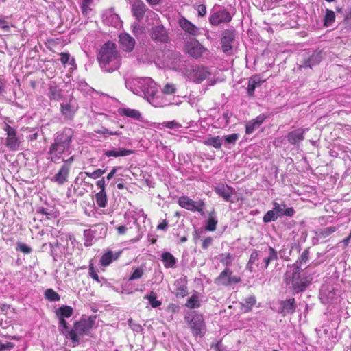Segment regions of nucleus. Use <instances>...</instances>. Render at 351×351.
Returning a JSON list of instances; mask_svg holds the SVG:
<instances>
[{
    "mask_svg": "<svg viewBox=\"0 0 351 351\" xmlns=\"http://www.w3.org/2000/svg\"><path fill=\"white\" fill-rule=\"evenodd\" d=\"M100 66L111 73L119 69L121 58L114 43L109 40L102 45L97 55Z\"/></svg>",
    "mask_w": 351,
    "mask_h": 351,
    "instance_id": "nucleus-1",
    "label": "nucleus"
},
{
    "mask_svg": "<svg viewBox=\"0 0 351 351\" xmlns=\"http://www.w3.org/2000/svg\"><path fill=\"white\" fill-rule=\"evenodd\" d=\"M73 135V130L69 128H65L62 131L57 133L48 152L49 159L52 162L60 163L61 162L63 154L69 152L71 149Z\"/></svg>",
    "mask_w": 351,
    "mask_h": 351,
    "instance_id": "nucleus-2",
    "label": "nucleus"
},
{
    "mask_svg": "<svg viewBox=\"0 0 351 351\" xmlns=\"http://www.w3.org/2000/svg\"><path fill=\"white\" fill-rule=\"evenodd\" d=\"M95 317H88L82 318L79 321L74 322L73 326L67 333H64L66 338L69 339L74 346H77L80 342V337L85 335H89L95 324Z\"/></svg>",
    "mask_w": 351,
    "mask_h": 351,
    "instance_id": "nucleus-3",
    "label": "nucleus"
},
{
    "mask_svg": "<svg viewBox=\"0 0 351 351\" xmlns=\"http://www.w3.org/2000/svg\"><path fill=\"white\" fill-rule=\"evenodd\" d=\"M309 250L306 249L300 255L296 263L292 265H287V268L290 269L289 271H292V286L294 291L297 293L304 291L307 287L308 284L306 279L301 278L300 274V266L303 263H306L308 259Z\"/></svg>",
    "mask_w": 351,
    "mask_h": 351,
    "instance_id": "nucleus-4",
    "label": "nucleus"
},
{
    "mask_svg": "<svg viewBox=\"0 0 351 351\" xmlns=\"http://www.w3.org/2000/svg\"><path fill=\"white\" fill-rule=\"evenodd\" d=\"M191 332L195 337H203L206 333V324L202 314L195 311L188 313L184 316Z\"/></svg>",
    "mask_w": 351,
    "mask_h": 351,
    "instance_id": "nucleus-5",
    "label": "nucleus"
},
{
    "mask_svg": "<svg viewBox=\"0 0 351 351\" xmlns=\"http://www.w3.org/2000/svg\"><path fill=\"white\" fill-rule=\"evenodd\" d=\"M3 130L6 132L5 146L11 151H16L20 149L21 141L17 136V131L15 128L4 122Z\"/></svg>",
    "mask_w": 351,
    "mask_h": 351,
    "instance_id": "nucleus-6",
    "label": "nucleus"
},
{
    "mask_svg": "<svg viewBox=\"0 0 351 351\" xmlns=\"http://www.w3.org/2000/svg\"><path fill=\"white\" fill-rule=\"evenodd\" d=\"M241 281V278L233 275L232 271L228 267H226L215 279V283L217 285L225 287L239 283Z\"/></svg>",
    "mask_w": 351,
    "mask_h": 351,
    "instance_id": "nucleus-7",
    "label": "nucleus"
},
{
    "mask_svg": "<svg viewBox=\"0 0 351 351\" xmlns=\"http://www.w3.org/2000/svg\"><path fill=\"white\" fill-rule=\"evenodd\" d=\"M178 204L181 208L191 212L203 213V210L205 207V203L203 200L200 199L198 202H195L185 195L178 198Z\"/></svg>",
    "mask_w": 351,
    "mask_h": 351,
    "instance_id": "nucleus-8",
    "label": "nucleus"
},
{
    "mask_svg": "<svg viewBox=\"0 0 351 351\" xmlns=\"http://www.w3.org/2000/svg\"><path fill=\"white\" fill-rule=\"evenodd\" d=\"M231 20L232 16L226 9L212 13L209 17L210 23L214 26H218L223 23H229Z\"/></svg>",
    "mask_w": 351,
    "mask_h": 351,
    "instance_id": "nucleus-9",
    "label": "nucleus"
},
{
    "mask_svg": "<svg viewBox=\"0 0 351 351\" xmlns=\"http://www.w3.org/2000/svg\"><path fill=\"white\" fill-rule=\"evenodd\" d=\"M234 33L232 30L226 29L222 33L221 39V47L223 53L230 56L233 53L232 43L234 40Z\"/></svg>",
    "mask_w": 351,
    "mask_h": 351,
    "instance_id": "nucleus-10",
    "label": "nucleus"
},
{
    "mask_svg": "<svg viewBox=\"0 0 351 351\" xmlns=\"http://www.w3.org/2000/svg\"><path fill=\"white\" fill-rule=\"evenodd\" d=\"M150 36L153 40L160 43H167L169 39L167 32L162 25L152 27Z\"/></svg>",
    "mask_w": 351,
    "mask_h": 351,
    "instance_id": "nucleus-11",
    "label": "nucleus"
},
{
    "mask_svg": "<svg viewBox=\"0 0 351 351\" xmlns=\"http://www.w3.org/2000/svg\"><path fill=\"white\" fill-rule=\"evenodd\" d=\"M186 52L194 58H200L206 51L204 46L197 40L189 42L186 45Z\"/></svg>",
    "mask_w": 351,
    "mask_h": 351,
    "instance_id": "nucleus-12",
    "label": "nucleus"
},
{
    "mask_svg": "<svg viewBox=\"0 0 351 351\" xmlns=\"http://www.w3.org/2000/svg\"><path fill=\"white\" fill-rule=\"evenodd\" d=\"M147 10V7L141 0H136L131 4L132 15L138 21H141L144 18L145 14Z\"/></svg>",
    "mask_w": 351,
    "mask_h": 351,
    "instance_id": "nucleus-13",
    "label": "nucleus"
},
{
    "mask_svg": "<svg viewBox=\"0 0 351 351\" xmlns=\"http://www.w3.org/2000/svg\"><path fill=\"white\" fill-rule=\"evenodd\" d=\"M214 191L226 202H231L230 198L234 193V189L232 186L225 184L215 186Z\"/></svg>",
    "mask_w": 351,
    "mask_h": 351,
    "instance_id": "nucleus-14",
    "label": "nucleus"
},
{
    "mask_svg": "<svg viewBox=\"0 0 351 351\" xmlns=\"http://www.w3.org/2000/svg\"><path fill=\"white\" fill-rule=\"evenodd\" d=\"M121 49L126 52H131L135 46L136 41L134 38L127 33H121L119 36Z\"/></svg>",
    "mask_w": 351,
    "mask_h": 351,
    "instance_id": "nucleus-15",
    "label": "nucleus"
},
{
    "mask_svg": "<svg viewBox=\"0 0 351 351\" xmlns=\"http://www.w3.org/2000/svg\"><path fill=\"white\" fill-rule=\"evenodd\" d=\"M70 171V167H68L66 165H62L58 173L53 177L52 181L56 182L59 185H62L67 182Z\"/></svg>",
    "mask_w": 351,
    "mask_h": 351,
    "instance_id": "nucleus-16",
    "label": "nucleus"
},
{
    "mask_svg": "<svg viewBox=\"0 0 351 351\" xmlns=\"http://www.w3.org/2000/svg\"><path fill=\"white\" fill-rule=\"evenodd\" d=\"M178 24L182 30L189 34L196 36L199 34V29L185 17H182L178 21Z\"/></svg>",
    "mask_w": 351,
    "mask_h": 351,
    "instance_id": "nucleus-17",
    "label": "nucleus"
},
{
    "mask_svg": "<svg viewBox=\"0 0 351 351\" xmlns=\"http://www.w3.org/2000/svg\"><path fill=\"white\" fill-rule=\"evenodd\" d=\"M322 59L321 52L313 51L311 55L304 58V62L300 67L312 68V66L319 64Z\"/></svg>",
    "mask_w": 351,
    "mask_h": 351,
    "instance_id": "nucleus-18",
    "label": "nucleus"
},
{
    "mask_svg": "<svg viewBox=\"0 0 351 351\" xmlns=\"http://www.w3.org/2000/svg\"><path fill=\"white\" fill-rule=\"evenodd\" d=\"M266 118L267 117L265 115L260 114L256 117V119L247 122L245 125V133L247 134L253 133L256 129L258 128L261 125Z\"/></svg>",
    "mask_w": 351,
    "mask_h": 351,
    "instance_id": "nucleus-19",
    "label": "nucleus"
},
{
    "mask_svg": "<svg viewBox=\"0 0 351 351\" xmlns=\"http://www.w3.org/2000/svg\"><path fill=\"white\" fill-rule=\"evenodd\" d=\"M304 130L298 128L290 132L287 135L289 142L293 145H298L299 143L304 140Z\"/></svg>",
    "mask_w": 351,
    "mask_h": 351,
    "instance_id": "nucleus-20",
    "label": "nucleus"
},
{
    "mask_svg": "<svg viewBox=\"0 0 351 351\" xmlns=\"http://www.w3.org/2000/svg\"><path fill=\"white\" fill-rule=\"evenodd\" d=\"M119 112L121 115H123L130 118H132L134 120H141L142 115L141 113L135 109H131L129 108H124L119 109Z\"/></svg>",
    "mask_w": 351,
    "mask_h": 351,
    "instance_id": "nucleus-21",
    "label": "nucleus"
},
{
    "mask_svg": "<svg viewBox=\"0 0 351 351\" xmlns=\"http://www.w3.org/2000/svg\"><path fill=\"white\" fill-rule=\"evenodd\" d=\"M56 315L58 318H69L72 316L73 309L72 307L66 305H63L55 311Z\"/></svg>",
    "mask_w": 351,
    "mask_h": 351,
    "instance_id": "nucleus-22",
    "label": "nucleus"
},
{
    "mask_svg": "<svg viewBox=\"0 0 351 351\" xmlns=\"http://www.w3.org/2000/svg\"><path fill=\"white\" fill-rule=\"evenodd\" d=\"M161 260L166 268H173L176 264V258L170 252H164L161 255Z\"/></svg>",
    "mask_w": 351,
    "mask_h": 351,
    "instance_id": "nucleus-23",
    "label": "nucleus"
},
{
    "mask_svg": "<svg viewBox=\"0 0 351 351\" xmlns=\"http://www.w3.org/2000/svg\"><path fill=\"white\" fill-rule=\"evenodd\" d=\"M203 143L205 145L211 146L216 149H220L222 145V138L219 136L215 137L209 136L203 141Z\"/></svg>",
    "mask_w": 351,
    "mask_h": 351,
    "instance_id": "nucleus-24",
    "label": "nucleus"
},
{
    "mask_svg": "<svg viewBox=\"0 0 351 351\" xmlns=\"http://www.w3.org/2000/svg\"><path fill=\"white\" fill-rule=\"evenodd\" d=\"M134 151L132 149H119L118 150H106L104 152V155L107 157H120L126 156L132 154Z\"/></svg>",
    "mask_w": 351,
    "mask_h": 351,
    "instance_id": "nucleus-25",
    "label": "nucleus"
},
{
    "mask_svg": "<svg viewBox=\"0 0 351 351\" xmlns=\"http://www.w3.org/2000/svg\"><path fill=\"white\" fill-rule=\"evenodd\" d=\"M49 98L51 100L59 101L63 98L62 90L57 86L50 84L49 87Z\"/></svg>",
    "mask_w": 351,
    "mask_h": 351,
    "instance_id": "nucleus-26",
    "label": "nucleus"
},
{
    "mask_svg": "<svg viewBox=\"0 0 351 351\" xmlns=\"http://www.w3.org/2000/svg\"><path fill=\"white\" fill-rule=\"evenodd\" d=\"M175 285L176 287L175 289L174 293L176 297L184 298L189 294L186 283L176 281Z\"/></svg>",
    "mask_w": 351,
    "mask_h": 351,
    "instance_id": "nucleus-27",
    "label": "nucleus"
},
{
    "mask_svg": "<svg viewBox=\"0 0 351 351\" xmlns=\"http://www.w3.org/2000/svg\"><path fill=\"white\" fill-rule=\"evenodd\" d=\"M37 213L41 214L46 216V219H51V217L56 218L58 216V213L54 210V208L38 207L36 210Z\"/></svg>",
    "mask_w": 351,
    "mask_h": 351,
    "instance_id": "nucleus-28",
    "label": "nucleus"
},
{
    "mask_svg": "<svg viewBox=\"0 0 351 351\" xmlns=\"http://www.w3.org/2000/svg\"><path fill=\"white\" fill-rule=\"evenodd\" d=\"M95 200L99 208H105L108 202L106 192L99 191L95 195Z\"/></svg>",
    "mask_w": 351,
    "mask_h": 351,
    "instance_id": "nucleus-29",
    "label": "nucleus"
},
{
    "mask_svg": "<svg viewBox=\"0 0 351 351\" xmlns=\"http://www.w3.org/2000/svg\"><path fill=\"white\" fill-rule=\"evenodd\" d=\"M261 80L258 76H254L249 80L247 85V94L252 96L256 87L261 85Z\"/></svg>",
    "mask_w": 351,
    "mask_h": 351,
    "instance_id": "nucleus-30",
    "label": "nucleus"
},
{
    "mask_svg": "<svg viewBox=\"0 0 351 351\" xmlns=\"http://www.w3.org/2000/svg\"><path fill=\"white\" fill-rule=\"evenodd\" d=\"M256 298L254 295H250L245 299L244 302L242 304V308L245 313L250 312L252 307L256 304Z\"/></svg>",
    "mask_w": 351,
    "mask_h": 351,
    "instance_id": "nucleus-31",
    "label": "nucleus"
},
{
    "mask_svg": "<svg viewBox=\"0 0 351 351\" xmlns=\"http://www.w3.org/2000/svg\"><path fill=\"white\" fill-rule=\"evenodd\" d=\"M117 257L118 256L114 258L113 252L112 251H108L101 256L100 264L104 267H106L109 265L114 259L117 258Z\"/></svg>",
    "mask_w": 351,
    "mask_h": 351,
    "instance_id": "nucleus-32",
    "label": "nucleus"
},
{
    "mask_svg": "<svg viewBox=\"0 0 351 351\" xmlns=\"http://www.w3.org/2000/svg\"><path fill=\"white\" fill-rule=\"evenodd\" d=\"M185 306L191 309L199 308L200 306V302L198 295L193 294L186 302Z\"/></svg>",
    "mask_w": 351,
    "mask_h": 351,
    "instance_id": "nucleus-33",
    "label": "nucleus"
},
{
    "mask_svg": "<svg viewBox=\"0 0 351 351\" xmlns=\"http://www.w3.org/2000/svg\"><path fill=\"white\" fill-rule=\"evenodd\" d=\"M45 298L51 302H57L60 300V295L52 289H47L45 290Z\"/></svg>",
    "mask_w": 351,
    "mask_h": 351,
    "instance_id": "nucleus-34",
    "label": "nucleus"
},
{
    "mask_svg": "<svg viewBox=\"0 0 351 351\" xmlns=\"http://www.w3.org/2000/svg\"><path fill=\"white\" fill-rule=\"evenodd\" d=\"M144 298L148 300L152 308H157L161 305V302L156 300V294L154 291H151L149 295L144 296Z\"/></svg>",
    "mask_w": 351,
    "mask_h": 351,
    "instance_id": "nucleus-35",
    "label": "nucleus"
},
{
    "mask_svg": "<svg viewBox=\"0 0 351 351\" xmlns=\"http://www.w3.org/2000/svg\"><path fill=\"white\" fill-rule=\"evenodd\" d=\"M60 110L66 118L72 119L73 117L74 112L70 104H62Z\"/></svg>",
    "mask_w": 351,
    "mask_h": 351,
    "instance_id": "nucleus-36",
    "label": "nucleus"
},
{
    "mask_svg": "<svg viewBox=\"0 0 351 351\" xmlns=\"http://www.w3.org/2000/svg\"><path fill=\"white\" fill-rule=\"evenodd\" d=\"M233 256L230 253H223L220 254V262L225 266L228 267L232 265Z\"/></svg>",
    "mask_w": 351,
    "mask_h": 351,
    "instance_id": "nucleus-37",
    "label": "nucleus"
},
{
    "mask_svg": "<svg viewBox=\"0 0 351 351\" xmlns=\"http://www.w3.org/2000/svg\"><path fill=\"white\" fill-rule=\"evenodd\" d=\"M106 173V169H97L93 172H84V173L93 179H97L100 178L103 174ZM83 174V172L80 173V175Z\"/></svg>",
    "mask_w": 351,
    "mask_h": 351,
    "instance_id": "nucleus-38",
    "label": "nucleus"
},
{
    "mask_svg": "<svg viewBox=\"0 0 351 351\" xmlns=\"http://www.w3.org/2000/svg\"><path fill=\"white\" fill-rule=\"evenodd\" d=\"M335 12L330 10H326V13L324 16V25L326 26L330 25L335 21Z\"/></svg>",
    "mask_w": 351,
    "mask_h": 351,
    "instance_id": "nucleus-39",
    "label": "nucleus"
},
{
    "mask_svg": "<svg viewBox=\"0 0 351 351\" xmlns=\"http://www.w3.org/2000/svg\"><path fill=\"white\" fill-rule=\"evenodd\" d=\"M278 214L276 213L274 210H269L264 215L263 220L265 223H268L272 221H274L277 219Z\"/></svg>",
    "mask_w": 351,
    "mask_h": 351,
    "instance_id": "nucleus-40",
    "label": "nucleus"
},
{
    "mask_svg": "<svg viewBox=\"0 0 351 351\" xmlns=\"http://www.w3.org/2000/svg\"><path fill=\"white\" fill-rule=\"evenodd\" d=\"M258 259V254L256 250H254L250 256L249 261L247 265V268L250 270V271H252V266L254 263Z\"/></svg>",
    "mask_w": 351,
    "mask_h": 351,
    "instance_id": "nucleus-41",
    "label": "nucleus"
},
{
    "mask_svg": "<svg viewBox=\"0 0 351 351\" xmlns=\"http://www.w3.org/2000/svg\"><path fill=\"white\" fill-rule=\"evenodd\" d=\"M217 221L213 217H210L207 221L205 229L208 231H215L216 230Z\"/></svg>",
    "mask_w": 351,
    "mask_h": 351,
    "instance_id": "nucleus-42",
    "label": "nucleus"
},
{
    "mask_svg": "<svg viewBox=\"0 0 351 351\" xmlns=\"http://www.w3.org/2000/svg\"><path fill=\"white\" fill-rule=\"evenodd\" d=\"M176 91V88L174 84L167 83L162 89V93L165 95H172Z\"/></svg>",
    "mask_w": 351,
    "mask_h": 351,
    "instance_id": "nucleus-43",
    "label": "nucleus"
},
{
    "mask_svg": "<svg viewBox=\"0 0 351 351\" xmlns=\"http://www.w3.org/2000/svg\"><path fill=\"white\" fill-rule=\"evenodd\" d=\"M335 231L336 228L335 226L326 227L320 230L319 235L323 238H326Z\"/></svg>",
    "mask_w": 351,
    "mask_h": 351,
    "instance_id": "nucleus-44",
    "label": "nucleus"
},
{
    "mask_svg": "<svg viewBox=\"0 0 351 351\" xmlns=\"http://www.w3.org/2000/svg\"><path fill=\"white\" fill-rule=\"evenodd\" d=\"M132 33L136 36H140L144 33L145 28L143 26L140 25L138 23H134L132 25Z\"/></svg>",
    "mask_w": 351,
    "mask_h": 351,
    "instance_id": "nucleus-45",
    "label": "nucleus"
},
{
    "mask_svg": "<svg viewBox=\"0 0 351 351\" xmlns=\"http://www.w3.org/2000/svg\"><path fill=\"white\" fill-rule=\"evenodd\" d=\"M88 274L93 280H95L97 282H100L99 276L97 271H95L94 265L92 263H90L88 266Z\"/></svg>",
    "mask_w": 351,
    "mask_h": 351,
    "instance_id": "nucleus-46",
    "label": "nucleus"
},
{
    "mask_svg": "<svg viewBox=\"0 0 351 351\" xmlns=\"http://www.w3.org/2000/svg\"><path fill=\"white\" fill-rule=\"evenodd\" d=\"M16 250L21 251L25 254H29L32 252V248L26 244L19 242L17 243Z\"/></svg>",
    "mask_w": 351,
    "mask_h": 351,
    "instance_id": "nucleus-47",
    "label": "nucleus"
},
{
    "mask_svg": "<svg viewBox=\"0 0 351 351\" xmlns=\"http://www.w3.org/2000/svg\"><path fill=\"white\" fill-rule=\"evenodd\" d=\"M239 135L237 133H234L224 136V140L226 143L230 144H234L239 139Z\"/></svg>",
    "mask_w": 351,
    "mask_h": 351,
    "instance_id": "nucleus-48",
    "label": "nucleus"
},
{
    "mask_svg": "<svg viewBox=\"0 0 351 351\" xmlns=\"http://www.w3.org/2000/svg\"><path fill=\"white\" fill-rule=\"evenodd\" d=\"M143 275V270L141 268L136 269L129 278L130 280L141 278Z\"/></svg>",
    "mask_w": 351,
    "mask_h": 351,
    "instance_id": "nucleus-49",
    "label": "nucleus"
},
{
    "mask_svg": "<svg viewBox=\"0 0 351 351\" xmlns=\"http://www.w3.org/2000/svg\"><path fill=\"white\" fill-rule=\"evenodd\" d=\"M162 124L164 127L169 129L179 128L182 126L181 124H180L176 121H165L163 122Z\"/></svg>",
    "mask_w": 351,
    "mask_h": 351,
    "instance_id": "nucleus-50",
    "label": "nucleus"
},
{
    "mask_svg": "<svg viewBox=\"0 0 351 351\" xmlns=\"http://www.w3.org/2000/svg\"><path fill=\"white\" fill-rule=\"evenodd\" d=\"M294 298L287 300V313H293L295 311Z\"/></svg>",
    "mask_w": 351,
    "mask_h": 351,
    "instance_id": "nucleus-51",
    "label": "nucleus"
},
{
    "mask_svg": "<svg viewBox=\"0 0 351 351\" xmlns=\"http://www.w3.org/2000/svg\"><path fill=\"white\" fill-rule=\"evenodd\" d=\"M93 0H82L81 5V9L83 14H87L89 9L90 5L92 3Z\"/></svg>",
    "mask_w": 351,
    "mask_h": 351,
    "instance_id": "nucleus-52",
    "label": "nucleus"
},
{
    "mask_svg": "<svg viewBox=\"0 0 351 351\" xmlns=\"http://www.w3.org/2000/svg\"><path fill=\"white\" fill-rule=\"evenodd\" d=\"M59 320V326L62 328V332L64 335V333H67L68 330H70V329L68 327V323L64 318H58Z\"/></svg>",
    "mask_w": 351,
    "mask_h": 351,
    "instance_id": "nucleus-53",
    "label": "nucleus"
},
{
    "mask_svg": "<svg viewBox=\"0 0 351 351\" xmlns=\"http://www.w3.org/2000/svg\"><path fill=\"white\" fill-rule=\"evenodd\" d=\"M96 133L100 134H108V135H119V132L116 131H110L108 129L102 127L100 130H96Z\"/></svg>",
    "mask_w": 351,
    "mask_h": 351,
    "instance_id": "nucleus-54",
    "label": "nucleus"
},
{
    "mask_svg": "<svg viewBox=\"0 0 351 351\" xmlns=\"http://www.w3.org/2000/svg\"><path fill=\"white\" fill-rule=\"evenodd\" d=\"M213 243V238L211 237H206L202 240V248L206 250Z\"/></svg>",
    "mask_w": 351,
    "mask_h": 351,
    "instance_id": "nucleus-55",
    "label": "nucleus"
},
{
    "mask_svg": "<svg viewBox=\"0 0 351 351\" xmlns=\"http://www.w3.org/2000/svg\"><path fill=\"white\" fill-rule=\"evenodd\" d=\"M300 245L298 243H294L293 245L291 246L290 255L292 254L298 255L300 253Z\"/></svg>",
    "mask_w": 351,
    "mask_h": 351,
    "instance_id": "nucleus-56",
    "label": "nucleus"
},
{
    "mask_svg": "<svg viewBox=\"0 0 351 351\" xmlns=\"http://www.w3.org/2000/svg\"><path fill=\"white\" fill-rule=\"evenodd\" d=\"M196 10L199 16L203 17L206 14V7L204 4L197 5Z\"/></svg>",
    "mask_w": 351,
    "mask_h": 351,
    "instance_id": "nucleus-57",
    "label": "nucleus"
},
{
    "mask_svg": "<svg viewBox=\"0 0 351 351\" xmlns=\"http://www.w3.org/2000/svg\"><path fill=\"white\" fill-rule=\"evenodd\" d=\"M60 61L62 64H66L68 63L69 58H70V54L69 53L62 52L60 54Z\"/></svg>",
    "mask_w": 351,
    "mask_h": 351,
    "instance_id": "nucleus-58",
    "label": "nucleus"
},
{
    "mask_svg": "<svg viewBox=\"0 0 351 351\" xmlns=\"http://www.w3.org/2000/svg\"><path fill=\"white\" fill-rule=\"evenodd\" d=\"M97 186L100 189V191L106 192V183L104 178L99 180L96 183Z\"/></svg>",
    "mask_w": 351,
    "mask_h": 351,
    "instance_id": "nucleus-59",
    "label": "nucleus"
},
{
    "mask_svg": "<svg viewBox=\"0 0 351 351\" xmlns=\"http://www.w3.org/2000/svg\"><path fill=\"white\" fill-rule=\"evenodd\" d=\"M14 346L12 343H3L0 341V351H3L8 349H11Z\"/></svg>",
    "mask_w": 351,
    "mask_h": 351,
    "instance_id": "nucleus-60",
    "label": "nucleus"
},
{
    "mask_svg": "<svg viewBox=\"0 0 351 351\" xmlns=\"http://www.w3.org/2000/svg\"><path fill=\"white\" fill-rule=\"evenodd\" d=\"M0 28L8 32L10 31V27L8 24V22L3 19L0 18Z\"/></svg>",
    "mask_w": 351,
    "mask_h": 351,
    "instance_id": "nucleus-61",
    "label": "nucleus"
},
{
    "mask_svg": "<svg viewBox=\"0 0 351 351\" xmlns=\"http://www.w3.org/2000/svg\"><path fill=\"white\" fill-rule=\"evenodd\" d=\"M169 223L166 219H164L161 223L157 226V230H165L168 227Z\"/></svg>",
    "mask_w": 351,
    "mask_h": 351,
    "instance_id": "nucleus-62",
    "label": "nucleus"
},
{
    "mask_svg": "<svg viewBox=\"0 0 351 351\" xmlns=\"http://www.w3.org/2000/svg\"><path fill=\"white\" fill-rule=\"evenodd\" d=\"M74 160H75V156H71V157H69L66 160H64L62 158V160L61 161L63 162V165H66L68 167H71V165L74 162Z\"/></svg>",
    "mask_w": 351,
    "mask_h": 351,
    "instance_id": "nucleus-63",
    "label": "nucleus"
},
{
    "mask_svg": "<svg viewBox=\"0 0 351 351\" xmlns=\"http://www.w3.org/2000/svg\"><path fill=\"white\" fill-rule=\"evenodd\" d=\"M117 231L119 234H124L127 231V228L125 226H119L117 228Z\"/></svg>",
    "mask_w": 351,
    "mask_h": 351,
    "instance_id": "nucleus-64",
    "label": "nucleus"
}]
</instances>
